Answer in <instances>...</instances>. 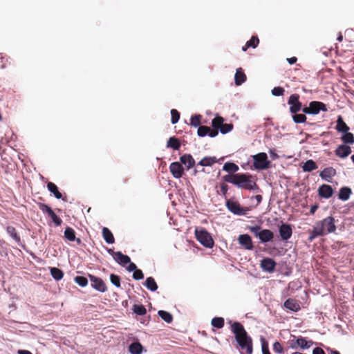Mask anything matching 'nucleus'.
<instances>
[{"mask_svg":"<svg viewBox=\"0 0 354 354\" xmlns=\"http://www.w3.org/2000/svg\"><path fill=\"white\" fill-rule=\"evenodd\" d=\"M225 182L232 183L238 188L246 190H258V185L254 180V177L248 174H231L223 176Z\"/></svg>","mask_w":354,"mask_h":354,"instance_id":"f257e3e1","label":"nucleus"},{"mask_svg":"<svg viewBox=\"0 0 354 354\" xmlns=\"http://www.w3.org/2000/svg\"><path fill=\"white\" fill-rule=\"evenodd\" d=\"M229 324H231L232 332L234 333L240 348L245 350L247 354H252L253 351L252 339L248 335L243 326L238 322L232 323V321H230Z\"/></svg>","mask_w":354,"mask_h":354,"instance_id":"f03ea898","label":"nucleus"},{"mask_svg":"<svg viewBox=\"0 0 354 354\" xmlns=\"http://www.w3.org/2000/svg\"><path fill=\"white\" fill-rule=\"evenodd\" d=\"M248 230L256 237H257L261 243H267L272 241L274 238V233L268 229H263L260 225H254L248 227Z\"/></svg>","mask_w":354,"mask_h":354,"instance_id":"7ed1b4c3","label":"nucleus"},{"mask_svg":"<svg viewBox=\"0 0 354 354\" xmlns=\"http://www.w3.org/2000/svg\"><path fill=\"white\" fill-rule=\"evenodd\" d=\"M194 233L196 240L204 247L212 248L214 246V240L206 230L203 228L196 229Z\"/></svg>","mask_w":354,"mask_h":354,"instance_id":"20e7f679","label":"nucleus"},{"mask_svg":"<svg viewBox=\"0 0 354 354\" xmlns=\"http://www.w3.org/2000/svg\"><path fill=\"white\" fill-rule=\"evenodd\" d=\"M315 225L324 232V235L335 232L336 230L335 218L333 216H328L317 222Z\"/></svg>","mask_w":354,"mask_h":354,"instance_id":"39448f33","label":"nucleus"},{"mask_svg":"<svg viewBox=\"0 0 354 354\" xmlns=\"http://www.w3.org/2000/svg\"><path fill=\"white\" fill-rule=\"evenodd\" d=\"M320 111L326 112L328 109L324 103L318 101H312L310 102L308 106H306L302 109V111L304 113L311 115H317L320 112Z\"/></svg>","mask_w":354,"mask_h":354,"instance_id":"423d86ee","label":"nucleus"},{"mask_svg":"<svg viewBox=\"0 0 354 354\" xmlns=\"http://www.w3.org/2000/svg\"><path fill=\"white\" fill-rule=\"evenodd\" d=\"M252 158L254 160L253 165L255 169L262 170L269 167L270 162L268 160V156L266 153H259L253 156Z\"/></svg>","mask_w":354,"mask_h":354,"instance_id":"0eeeda50","label":"nucleus"},{"mask_svg":"<svg viewBox=\"0 0 354 354\" xmlns=\"http://www.w3.org/2000/svg\"><path fill=\"white\" fill-rule=\"evenodd\" d=\"M300 96L299 94H292L288 100V104L290 105V112L296 113L299 111H302V104L299 101Z\"/></svg>","mask_w":354,"mask_h":354,"instance_id":"6e6552de","label":"nucleus"},{"mask_svg":"<svg viewBox=\"0 0 354 354\" xmlns=\"http://www.w3.org/2000/svg\"><path fill=\"white\" fill-rule=\"evenodd\" d=\"M38 206L40 210L44 213L48 214V216L50 217L53 222L57 225H61L62 220L53 212V210L46 204L39 203Z\"/></svg>","mask_w":354,"mask_h":354,"instance_id":"1a4fd4ad","label":"nucleus"},{"mask_svg":"<svg viewBox=\"0 0 354 354\" xmlns=\"http://www.w3.org/2000/svg\"><path fill=\"white\" fill-rule=\"evenodd\" d=\"M226 207L233 214L240 216L246 214L247 212L249 210L248 207L244 208L241 207L239 202L231 200L227 201Z\"/></svg>","mask_w":354,"mask_h":354,"instance_id":"9d476101","label":"nucleus"},{"mask_svg":"<svg viewBox=\"0 0 354 354\" xmlns=\"http://www.w3.org/2000/svg\"><path fill=\"white\" fill-rule=\"evenodd\" d=\"M88 277L91 281V285L94 289L101 292H104L107 290L106 286L101 278L92 274H89Z\"/></svg>","mask_w":354,"mask_h":354,"instance_id":"9b49d317","label":"nucleus"},{"mask_svg":"<svg viewBox=\"0 0 354 354\" xmlns=\"http://www.w3.org/2000/svg\"><path fill=\"white\" fill-rule=\"evenodd\" d=\"M169 170L175 178H180L184 174V168L178 162H174L171 163Z\"/></svg>","mask_w":354,"mask_h":354,"instance_id":"f8f14e48","label":"nucleus"},{"mask_svg":"<svg viewBox=\"0 0 354 354\" xmlns=\"http://www.w3.org/2000/svg\"><path fill=\"white\" fill-rule=\"evenodd\" d=\"M279 235L283 241L288 240L292 234V230L289 224L283 223L279 229Z\"/></svg>","mask_w":354,"mask_h":354,"instance_id":"ddd939ff","label":"nucleus"},{"mask_svg":"<svg viewBox=\"0 0 354 354\" xmlns=\"http://www.w3.org/2000/svg\"><path fill=\"white\" fill-rule=\"evenodd\" d=\"M276 262L271 258H264L261 261V268L263 270L272 272L275 270Z\"/></svg>","mask_w":354,"mask_h":354,"instance_id":"4468645a","label":"nucleus"},{"mask_svg":"<svg viewBox=\"0 0 354 354\" xmlns=\"http://www.w3.org/2000/svg\"><path fill=\"white\" fill-rule=\"evenodd\" d=\"M238 241L245 250H252L254 248L252 239L248 234L239 235Z\"/></svg>","mask_w":354,"mask_h":354,"instance_id":"2eb2a0df","label":"nucleus"},{"mask_svg":"<svg viewBox=\"0 0 354 354\" xmlns=\"http://www.w3.org/2000/svg\"><path fill=\"white\" fill-rule=\"evenodd\" d=\"M318 194L324 198H329L333 194V189L330 185L324 184L318 188Z\"/></svg>","mask_w":354,"mask_h":354,"instance_id":"dca6fc26","label":"nucleus"},{"mask_svg":"<svg viewBox=\"0 0 354 354\" xmlns=\"http://www.w3.org/2000/svg\"><path fill=\"white\" fill-rule=\"evenodd\" d=\"M336 174V169L332 167H329L322 171L319 174V176L322 178V179L330 183L331 182L332 178Z\"/></svg>","mask_w":354,"mask_h":354,"instance_id":"f3484780","label":"nucleus"},{"mask_svg":"<svg viewBox=\"0 0 354 354\" xmlns=\"http://www.w3.org/2000/svg\"><path fill=\"white\" fill-rule=\"evenodd\" d=\"M351 148L345 145H339L335 151V155L339 158H344L351 153Z\"/></svg>","mask_w":354,"mask_h":354,"instance_id":"a211bd4d","label":"nucleus"},{"mask_svg":"<svg viewBox=\"0 0 354 354\" xmlns=\"http://www.w3.org/2000/svg\"><path fill=\"white\" fill-rule=\"evenodd\" d=\"M284 307L293 312H297L300 310L299 303L295 299H288L284 302Z\"/></svg>","mask_w":354,"mask_h":354,"instance_id":"6ab92c4d","label":"nucleus"},{"mask_svg":"<svg viewBox=\"0 0 354 354\" xmlns=\"http://www.w3.org/2000/svg\"><path fill=\"white\" fill-rule=\"evenodd\" d=\"M296 344H297L298 348L301 350H304L312 346L314 342L312 340H306V338L299 336L296 339Z\"/></svg>","mask_w":354,"mask_h":354,"instance_id":"aec40b11","label":"nucleus"},{"mask_svg":"<svg viewBox=\"0 0 354 354\" xmlns=\"http://www.w3.org/2000/svg\"><path fill=\"white\" fill-rule=\"evenodd\" d=\"M182 164L187 167V169H191L195 165V160L191 154H184L180 158Z\"/></svg>","mask_w":354,"mask_h":354,"instance_id":"412c9836","label":"nucleus"},{"mask_svg":"<svg viewBox=\"0 0 354 354\" xmlns=\"http://www.w3.org/2000/svg\"><path fill=\"white\" fill-rule=\"evenodd\" d=\"M246 80V75L244 73L243 69L241 68H239L236 69L235 75H234V82L235 84L237 86L241 85Z\"/></svg>","mask_w":354,"mask_h":354,"instance_id":"4be33fe9","label":"nucleus"},{"mask_svg":"<svg viewBox=\"0 0 354 354\" xmlns=\"http://www.w3.org/2000/svg\"><path fill=\"white\" fill-rule=\"evenodd\" d=\"M7 233L15 240V241L20 245L21 243V237L17 233V230L15 227L8 225L6 227Z\"/></svg>","mask_w":354,"mask_h":354,"instance_id":"5701e85b","label":"nucleus"},{"mask_svg":"<svg viewBox=\"0 0 354 354\" xmlns=\"http://www.w3.org/2000/svg\"><path fill=\"white\" fill-rule=\"evenodd\" d=\"M120 265L124 266L131 261L129 256L123 254L121 252H116V257L114 259Z\"/></svg>","mask_w":354,"mask_h":354,"instance_id":"b1692460","label":"nucleus"},{"mask_svg":"<svg viewBox=\"0 0 354 354\" xmlns=\"http://www.w3.org/2000/svg\"><path fill=\"white\" fill-rule=\"evenodd\" d=\"M335 129L337 131L342 132V133H346V131H348L350 129V128L345 123V122L344 121V120L341 115H339L337 118Z\"/></svg>","mask_w":354,"mask_h":354,"instance_id":"393cba45","label":"nucleus"},{"mask_svg":"<svg viewBox=\"0 0 354 354\" xmlns=\"http://www.w3.org/2000/svg\"><path fill=\"white\" fill-rule=\"evenodd\" d=\"M48 189L54 194L55 197L57 199H60L62 198V194L59 192L57 186L52 183L48 182L47 183Z\"/></svg>","mask_w":354,"mask_h":354,"instance_id":"a878e982","label":"nucleus"},{"mask_svg":"<svg viewBox=\"0 0 354 354\" xmlns=\"http://www.w3.org/2000/svg\"><path fill=\"white\" fill-rule=\"evenodd\" d=\"M167 147L171 148L174 150H178L180 147V142L177 138L174 136L171 137L167 141Z\"/></svg>","mask_w":354,"mask_h":354,"instance_id":"bb28decb","label":"nucleus"},{"mask_svg":"<svg viewBox=\"0 0 354 354\" xmlns=\"http://www.w3.org/2000/svg\"><path fill=\"white\" fill-rule=\"evenodd\" d=\"M143 347L140 342H133L130 344L129 351L131 354H141Z\"/></svg>","mask_w":354,"mask_h":354,"instance_id":"cd10ccee","label":"nucleus"},{"mask_svg":"<svg viewBox=\"0 0 354 354\" xmlns=\"http://www.w3.org/2000/svg\"><path fill=\"white\" fill-rule=\"evenodd\" d=\"M316 169H317V165L313 160H308L302 166V169L305 172H310Z\"/></svg>","mask_w":354,"mask_h":354,"instance_id":"c85d7f7f","label":"nucleus"},{"mask_svg":"<svg viewBox=\"0 0 354 354\" xmlns=\"http://www.w3.org/2000/svg\"><path fill=\"white\" fill-rule=\"evenodd\" d=\"M102 236L106 243H110V244L114 243V241H115L114 236H113L112 232L107 227H103Z\"/></svg>","mask_w":354,"mask_h":354,"instance_id":"c756f323","label":"nucleus"},{"mask_svg":"<svg viewBox=\"0 0 354 354\" xmlns=\"http://www.w3.org/2000/svg\"><path fill=\"white\" fill-rule=\"evenodd\" d=\"M239 167L234 162H227L224 164L223 167V170L229 172V173H235L238 171Z\"/></svg>","mask_w":354,"mask_h":354,"instance_id":"7c9ffc66","label":"nucleus"},{"mask_svg":"<svg viewBox=\"0 0 354 354\" xmlns=\"http://www.w3.org/2000/svg\"><path fill=\"white\" fill-rule=\"evenodd\" d=\"M351 194V189L349 187H342L339 193V198L342 201H347Z\"/></svg>","mask_w":354,"mask_h":354,"instance_id":"2f4dec72","label":"nucleus"},{"mask_svg":"<svg viewBox=\"0 0 354 354\" xmlns=\"http://www.w3.org/2000/svg\"><path fill=\"white\" fill-rule=\"evenodd\" d=\"M145 286L151 291H156L158 289V285L155 279L151 277L147 278Z\"/></svg>","mask_w":354,"mask_h":354,"instance_id":"473e14b6","label":"nucleus"},{"mask_svg":"<svg viewBox=\"0 0 354 354\" xmlns=\"http://www.w3.org/2000/svg\"><path fill=\"white\" fill-rule=\"evenodd\" d=\"M217 162L216 157H205L199 162L198 165L201 166H212L213 164Z\"/></svg>","mask_w":354,"mask_h":354,"instance_id":"72a5a7b5","label":"nucleus"},{"mask_svg":"<svg viewBox=\"0 0 354 354\" xmlns=\"http://www.w3.org/2000/svg\"><path fill=\"white\" fill-rule=\"evenodd\" d=\"M50 274L52 277L57 281L61 280L64 277V272L57 268H51Z\"/></svg>","mask_w":354,"mask_h":354,"instance_id":"f704fd0d","label":"nucleus"},{"mask_svg":"<svg viewBox=\"0 0 354 354\" xmlns=\"http://www.w3.org/2000/svg\"><path fill=\"white\" fill-rule=\"evenodd\" d=\"M64 237L70 241H74L75 239V230L71 227H67L64 231Z\"/></svg>","mask_w":354,"mask_h":354,"instance_id":"c9c22d12","label":"nucleus"},{"mask_svg":"<svg viewBox=\"0 0 354 354\" xmlns=\"http://www.w3.org/2000/svg\"><path fill=\"white\" fill-rule=\"evenodd\" d=\"M158 315L167 323L170 324L173 321V316L169 312L165 310H159L158 312Z\"/></svg>","mask_w":354,"mask_h":354,"instance_id":"e433bc0d","label":"nucleus"},{"mask_svg":"<svg viewBox=\"0 0 354 354\" xmlns=\"http://www.w3.org/2000/svg\"><path fill=\"white\" fill-rule=\"evenodd\" d=\"M212 325L216 328H222L224 326L225 321L223 317H214L212 319Z\"/></svg>","mask_w":354,"mask_h":354,"instance_id":"4c0bfd02","label":"nucleus"},{"mask_svg":"<svg viewBox=\"0 0 354 354\" xmlns=\"http://www.w3.org/2000/svg\"><path fill=\"white\" fill-rule=\"evenodd\" d=\"M342 140L346 144L354 143V135L352 133L346 131L341 138Z\"/></svg>","mask_w":354,"mask_h":354,"instance_id":"58836bf2","label":"nucleus"},{"mask_svg":"<svg viewBox=\"0 0 354 354\" xmlns=\"http://www.w3.org/2000/svg\"><path fill=\"white\" fill-rule=\"evenodd\" d=\"M133 311L138 315H145L147 313V310L143 305H133Z\"/></svg>","mask_w":354,"mask_h":354,"instance_id":"ea45409f","label":"nucleus"},{"mask_svg":"<svg viewBox=\"0 0 354 354\" xmlns=\"http://www.w3.org/2000/svg\"><path fill=\"white\" fill-rule=\"evenodd\" d=\"M223 118L221 116H216L212 120V126L213 127L214 129H219L221 127V125L223 124Z\"/></svg>","mask_w":354,"mask_h":354,"instance_id":"a19ab883","label":"nucleus"},{"mask_svg":"<svg viewBox=\"0 0 354 354\" xmlns=\"http://www.w3.org/2000/svg\"><path fill=\"white\" fill-rule=\"evenodd\" d=\"M293 115H292V120L293 121L297 123V124H299V123H304L306 121V116L305 114H301V113H292Z\"/></svg>","mask_w":354,"mask_h":354,"instance_id":"79ce46f5","label":"nucleus"},{"mask_svg":"<svg viewBox=\"0 0 354 354\" xmlns=\"http://www.w3.org/2000/svg\"><path fill=\"white\" fill-rule=\"evenodd\" d=\"M324 236V232L319 230L315 225L313 227V229L310 233V235L308 238V240L312 241L317 236Z\"/></svg>","mask_w":354,"mask_h":354,"instance_id":"37998d69","label":"nucleus"},{"mask_svg":"<svg viewBox=\"0 0 354 354\" xmlns=\"http://www.w3.org/2000/svg\"><path fill=\"white\" fill-rule=\"evenodd\" d=\"M74 281L81 287H85L88 284V279L85 277L76 276L74 278Z\"/></svg>","mask_w":354,"mask_h":354,"instance_id":"c03bdc74","label":"nucleus"},{"mask_svg":"<svg viewBox=\"0 0 354 354\" xmlns=\"http://www.w3.org/2000/svg\"><path fill=\"white\" fill-rule=\"evenodd\" d=\"M259 43V39L257 36H252L251 39L246 42V47L255 48Z\"/></svg>","mask_w":354,"mask_h":354,"instance_id":"a18cd8bd","label":"nucleus"},{"mask_svg":"<svg viewBox=\"0 0 354 354\" xmlns=\"http://www.w3.org/2000/svg\"><path fill=\"white\" fill-rule=\"evenodd\" d=\"M201 115H195L192 116L190 119V124L194 127H200L201 124Z\"/></svg>","mask_w":354,"mask_h":354,"instance_id":"49530a36","label":"nucleus"},{"mask_svg":"<svg viewBox=\"0 0 354 354\" xmlns=\"http://www.w3.org/2000/svg\"><path fill=\"white\" fill-rule=\"evenodd\" d=\"M210 131V127L207 126H200L198 129L197 133L200 137H204L208 134V132Z\"/></svg>","mask_w":354,"mask_h":354,"instance_id":"de8ad7c7","label":"nucleus"},{"mask_svg":"<svg viewBox=\"0 0 354 354\" xmlns=\"http://www.w3.org/2000/svg\"><path fill=\"white\" fill-rule=\"evenodd\" d=\"M110 281L117 288H120L121 286L120 281V277L115 274H111L110 275Z\"/></svg>","mask_w":354,"mask_h":354,"instance_id":"09e8293b","label":"nucleus"},{"mask_svg":"<svg viewBox=\"0 0 354 354\" xmlns=\"http://www.w3.org/2000/svg\"><path fill=\"white\" fill-rule=\"evenodd\" d=\"M171 123L173 124L177 123L180 119V113L176 109L171 110Z\"/></svg>","mask_w":354,"mask_h":354,"instance_id":"8fccbe9b","label":"nucleus"},{"mask_svg":"<svg viewBox=\"0 0 354 354\" xmlns=\"http://www.w3.org/2000/svg\"><path fill=\"white\" fill-rule=\"evenodd\" d=\"M233 129V124H224L221 125V127L219 129L220 131L223 134H225L230 131H231Z\"/></svg>","mask_w":354,"mask_h":354,"instance_id":"3c124183","label":"nucleus"},{"mask_svg":"<svg viewBox=\"0 0 354 354\" xmlns=\"http://www.w3.org/2000/svg\"><path fill=\"white\" fill-rule=\"evenodd\" d=\"M285 92V90L283 87L281 86H277L274 87L272 90V94L274 96H281L283 95Z\"/></svg>","mask_w":354,"mask_h":354,"instance_id":"603ef678","label":"nucleus"},{"mask_svg":"<svg viewBox=\"0 0 354 354\" xmlns=\"http://www.w3.org/2000/svg\"><path fill=\"white\" fill-rule=\"evenodd\" d=\"M273 351L277 353L281 354L283 353V348L279 342H275L273 344Z\"/></svg>","mask_w":354,"mask_h":354,"instance_id":"864d4df0","label":"nucleus"},{"mask_svg":"<svg viewBox=\"0 0 354 354\" xmlns=\"http://www.w3.org/2000/svg\"><path fill=\"white\" fill-rule=\"evenodd\" d=\"M133 278L136 280L142 279L144 278L142 271L140 269H136L133 274Z\"/></svg>","mask_w":354,"mask_h":354,"instance_id":"5fc2aeb1","label":"nucleus"},{"mask_svg":"<svg viewBox=\"0 0 354 354\" xmlns=\"http://www.w3.org/2000/svg\"><path fill=\"white\" fill-rule=\"evenodd\" d=\"M228 191V186L225 183L221 184V192L224 197H226Z\"/></svg>","mask_w":354,"mask_h":354,"instance_id":"6e6d98bb","label":"nucleus"},{"mask_svg":"<svg viewBox=\"0 0 354 354\" xmlns=\"http://www.w3.org/2000/svg\"><path fill=\"white\" fill-rule=\"evenodd\" d=\"M262 353L263 354H270L268 348V345L266 342H263L262 343Z\"/></svg>","mask_w":354,"mask_h":354,"instance_id":"4d7b16f0","label":"nucleus"},{"mask_svg":"<svg viewBox=\"0 0 354 354\" xmlns=\"http://www.w3.org/2000/svg\"><path fill=\"white\" fill-rule=\"evenodd\" d=\"M293 339L290 340L289 341V344H290V347L293 348V349H297L298 348V346L297 344H296V337L295 336H293Z\"/></svg>","mask_w":354,"mask_h":354,"instance_id":"13d9d810","label":"nucleus"},{"mask_svg":"<svg viewBox=\"0 0 354 354\" xmlns=\"http://www.w3.org/2000/svg\"><path fill=\"white\" fill-rule=\"evenodd\" d=\"M128 264L129 266L127 269L129 272L135 271L137 269V266L134 263L130 261Z\"/></svg>","mask_w":354,"mask_h":354,"instance_id":"bf43d9fd","label":"nucleus"},{"mask_svg":"<svg viewBox=\"0 0 354 354\" xmlns=\"http://www.w3.org/2000/svg\"><path fill=\"white\" fill-rule=\"evenodd\" d=\"M313 354H326V353L322 348L316 347L313 350Z\"/></svg>","mask_w":354,"mask_h":354,"instance_id":"052dcab7","label":"nucleus"},{"mask_svg":"<svg viewBox=\"0 0 354 354\" xmlns=\"http://www.w3.org/2000/svg\"><path fill=\"white\" fill-rule=\"evenodd\" d=\"M218 129H210V131L208 132V135L211 137V138H214L216 137L217 135H218Z\"/></svg>","mask_w":354,"mask_h":354,"instance_id":"680f3d73","label":"nucleus"},{"mask_svg":"<svg viewBox=\"0 0 354 354\" xmlns=\"http://www.w3.org/2000/svg\"><path fill=\"white\" fill-rule=\"evenodd\" d=\"M318 205H314L310 207V214H314L316 210L318 209Z\"/></svg>","mask_w":354,"mask_h":354,"instance_id":"e2e57ef3","label":"nucleus"},{"mask_svg":"<svg viewBox=\"0 0 354 354\" xmlns=\"http://www.w3.org/2000/svg\"><path fill=\"white\" fill-rule=\"evenodd\" d=\"M297 60V59L296 57H292L290 58L287 59V61L288 62V63L290 64H293L296 63Z\"/></svg>","mask_w":354,"mask_h":354,"instance_id":"0e129e2a","label":"nucleus"},{"mask_svg":"<svg viewBox=\"0 0 354 354\" xmlns=\"http://www.w3.org/2000/svg\"><path fill=\"white\" fill-rule=\"evenodd\" d=\"M18 354H32V353L27 350H19Z\"/></svg>","mask_w":354,"mask_h":354,"instance_id":"69168bd1","label":"nucleus"},{"mask_svg":"<svg viewBox=\"0 0 354 354\" xmlns=\"http://www.w3.org/2000/svg\"><path fill=\"white\" fill-rule=\"evenodd\" d=\"M108 253L111 255H112L113 257V258L115 259V257H116V252H114L113 250L112 249H109L108 250Z\"/></svg>","mask_w":354,"mask_h":354,"instance_id":"338daca9","label":"nucleus"},{"mask_svg":"<svg viewBox=\"0 0 354 354\" xmlns=\"http://www.w3.org/2000/svg\"><path fill=\"white\" fill-rule=\"evenodd\" d=\"M262 196L261 195H257L255 196V199L257 200L258 203H260L262 201Z\"/></svg>","mask_w":354,"mask_h":354,"instance_id":"774afa93","label":"nucleus"}]
</instances>
